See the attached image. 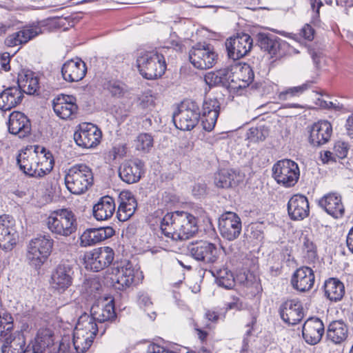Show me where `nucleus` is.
<instances>
[{"label":"nucleus","mask_w":353,"mask_h":353,"mask_svg":"<svg viewBox=\"0 0 353 353\" xmlns=\"http://www.w3.org/2000/svg\"><path fill=\"white\" fill-rule=\"evenodd\" d=\"M279 314L285 323L292 325H296L304 317L303 305L298 299L287 300L281 305Z\"/></svg>","instance_id":"nucleus-19"},{"label":"nucleus","mask_w":353,"mask_h":353,"mask_svg":"<svg viewBox=\"0 0 353 353\" xmlns=\"http://www.w3.org/2000/svg\"><path fill=\"white\" fill-rule=\"evenodd\" d=\"M300 176L298 164L290 159H282L277 161L272 167V177L279 185L285 188L295 185Z\"/></svg>","instance_id":"nucleus-9"},{"label":"nucleus","mask_w":353,"mask_h":353,"mask_svg":"<svg viewBox=\"0 0 353 353\" xmlns=\"http://www.w3.org/2000/svg\"><path fill=\"white\" fill-rule=\"evenodd\" d=\"M253 40L246 33H237L226 39L225 45L228 56L233 60L245 57L252 48Z\"/></svg>","instance_id":"nucleus-13"},{"label":"nucleus","mask_w":353,"mask_h":353,"mask_svg":"<svg viewBox=\"0 0 353 353\" xmlns=\"http://www.w3.org/2000/svg\"><path fill=\"white\" fill-rule=\"evenodd\" d=\"M143 279L142 273L135 270L132 265L128 263L125 265L120 267L118 264L113 265L112 268L111 283L114 288L118 290H124L132 285L139 284Z\"/></svg>","instance_id":"nucleus-8"},{"label":"nucleus","mask_w":353,"mask_h":353,"mask_svg":"<svg viewBox=\"0 0 353 353\" xmlns=\"http://www.w3.org/2000/svg\"><path fill=\"white\" fill-rule=\"evenodd\" d=\"M153 146V137L150 134L141 133L135 140L136 149L143 152H148Z\"/></svg>","instance_id":"nucleus-50"},{"label":"nucleus","mask_w":353,"mask_h":353,"mask_svg":"<svg viewBox=\"0 0 353 353\" xmlns=\"http://www.w3.org/2000/svg\"><path fill=\"white\" fill-rule=\"evenodd\" d=\"M18 234L14 228V221L8 215L0 216V248L10 251L17 244Z\"/></svg>","instance_id":"nucleus-18"},{"label":"nucleus","mask_w":353,"mask_h":353,"mask_svg":"<svg viewBox=\"0 0 353 353\" xmlns=\"http://www.w3.org/2000/svg\"><path fill=\"white\" fill-rule=\"evenodd\" d=\"M121 203L117 212L119 221L124 222L128 220L134 213L137 203L130 192H122L120 194Z\"/></svg>","instance_id":"nucleus-34"},{"label":"nucleus","mask_w":353,"mask_h":353,"mask_svg":"<svg viewBox=\"0 0 353 353\" xmlns=\"http://www.w3.org/2000/svg\"><path fill=\"white\" fill-rule=\"evenodd\" d=\"M217 54L210 44L197 43L189 51L190 63L199 70L212 68L217 59Z\"/></svg>","instance_id":"nucleus-10"},{"label":"nucleus","mask_w":353,"mask_h":353,"mask_svg":"<svg viewBox=\"0 0 353 353\" xmlns=\"http://www.w3.org/2000/svg\"><path fill=\"white\" fill-rule=\"evenodd\" d=\"M332 125L327 120L315 122L310 129L309 143L313 147H320L329 142L332 135Z\"/></svg>","instance_id":"nucleus-20"},{"label":"nucleus","mask_w":353,"mask_h":353,"mask_svg":"<svg viewBox=\"0 0 353 353\" xmlns=\"http://www.w3.org/2000/svg\"><path fill=\"white\" fill-rule=\"evenodd\" d=\"M345 128L347 135L353 139V113L348 117L346 121Z\"/></svg>","instance_id":"nucleus-64"},{"label":"nucleus","mask_w":353,"mask_h":353,"mask_svg":"<svg viewBox=\"0 0 353 353\" xmlns=\"http://www.w3.org/2000/svg\"><path fill=\"white\" fill-rule=\"evenodd\" d=\"M52 108L56 115L62 119H72L78 110L75 97L64 94L53 99Z\"/></svg>","instance_id":"nucleus-23"},{"label":"nucleus","mask_w":353,"mask_h":353,"mask_svg":"<svg viewBox=\"0 0 353 353\" xmlns=\"http://www.w3.org/2000/svg\"><path fill=\"white\" fill-rule=\"evenodd\" d=\"M11 56L10 53L5 52L2 54H0V64L1 68L8 72L10 70V61Z\"/></svg>","instance_id":"nucleus-60"},{"label":"nucleus","mask_w":353,"mask_h":353,"mask_svg":"<svg viewBox=\"0 0 353 353\" xmlns=\"http://www.w3.org/2000/svg\"><path fill=\"white\" fill-rule=\"evenodd\" d=\"M161 233L172 240H184L192 237L197 231L195 216L183 211L167 213L161 221Z\"/></svg>","instance_id":"nucleus-1"},{"label":"nucleus","mask_w":353,"mask_h":353,"mask_svg":"<svg viewBox=\"0 0 353 353\" xmlns=\"http://www.w3.org/2000/svg\"><path fill=\"white\" fill-rule=\"evenodd\" d=\"M37 178H41L48 174L53 168L54 161L51 152L42 148L40 154L37 153Z\"/></svg>","instance_id":"nucleus-42"},{"label":"nucleus","mask_w":353,"mask_h":353,"mask_svg":"<svg viewBox=\"0 0 353 353\" xmlns=\"http://www.w3.org/2000/svg\"><path fill=\"white\" fill-rule=\"evenodd\" d=\"M24 345L25 341L22 339L12 337L10 343H6V340L3 341L1 353H29V351H23Z\"/></svg>","instance_id":"nucleus-46"},{"label":"nucleus","mask_w":353,"mask_h":353,"mask_svg":"<svg viewBox=\"0 0 353 353\" xmlns=\"http://www.w3.org/2000/svg\"><path fill=\"white\" fill-rule=\"evenodd\" d=\"M291 285L299 292H309L314 286L315 276L313 270L307 266L298 268L292 274Z\"/></svg>","instance_id":"nucleus-24"},{"label":"nucleus","mask_w":353,"mask_h":353,"mask_svg":"<svg viewBox=\"0 0 353 353\" xmlns=\"http://www.w3.org/2000/svg\"><path fill=\"white\" fill-rule=\"evenodd\" d=\"M63 19L59 17L48 18L45 20L27 26L20 30L8 35L5 44L8 47H14L25 44L35 37L45 32H52L63 25Z\"/></svg>","instance_id":"nucleus-2"},{"label":"nucleus","mask_w":353,"mask_h":353,"mask_svg":"<svg viewBox=\"0 0 353 353\" xmlns=\"http://www.w3.org/2000/svg\"><path fill=\"white\" fill-rule=\"evenodd\" d=\"M53 245L54 240L50 234H40L31 239L26 253L28 263L35 268H39L50 255Z\"/></svg>","instance_id":"nucleus-6"},{"label":"nucleus","mask_w":353,"mask_h":353,"mask_svg":"<svg viewBox=\"0 0 353 353\" xmlns=\"http://www.w3.org/2000/svg\"><path fill=\"white\" fill-rule=\"evenodd\" d=\"M17 85L28 94H34L39 89V79L31 70H21L18 74Z\"/></svg>","instance_id":"nucleus-35"},{"label":"nucleus","mask_w":353,"mask_h":353,"mask_svg":"<svg viewBox=\"0 0 353 353\" xmlns=\"http://www.w3.org/2000/svg\"><path fill=\"white\" fill-rule=\"evenodd\" d=\"M114 234V229L109 226L87 229L80 236V245L81 247L92 246L112 237Z\"/></svg>","instance_id":"nucleus-26"},{"label":"nucleus","mask_w":353,"mask_h":353,"mask_svg":"<svg viewBox=\"0 0 353 353\" xmlns=\"http://www.w3.org/2000/svg\"><path fill=\"white\" fill-rule=\"evenodd\" d=\"M143 167L144 163L141 160H130L120 166L119 175L123 181L128 184L134 183L140 180Z\"/></svg>","instance_id":"nucleus-27"},{"label":"nucleus","mask_w":353,"mask_h":353,"mask_svg":"<svg viewBox=\"0 0 353 353\" xmlns=\"http://www.w3.org/2000/svg\"><path fill=\"white\" fill-rule=\"evenodd\" d=\"M310 3L312 11L314 12V17H319V10L323 6L321 0H310Z\"/></svg>","instance_id":"nucleus-61"},{"label":"nucleus","mask_w":353,"mask_h":353,"mask_svg":"<svg viewBox=\"0 0 353 353\" xmlns=\"http://www.w3.org/2000/svg\"><path fill=\"white\" fill-rule=\"evenodd\" d=\"M48 230L57 237H68L77 230V217L68 208H60L50 212L45 220Z\"/></svg>","instance_id":"nucleus-3"},{"label":"nucleus","mask_w":353,"mask_h":353,"mask_svg":"<svg viewBox=\"0 0 353 353\" xmlns=\"http://www.w3.org/2000/svg\"><path fill=\"white\" fill-rule=\"evenodd\" d=\"M321 159L323 163H330L336 162L338 157L334 151L327 150L324 151L323 153H321Z\"/></svg>","instance_id":"nucleus-58"},{"label":"nucleus","mask_w":353,"mask_h":353,"mask_svg":"<svg viewBox=\"0 0 353 353\" xmlns=\"http://www.w3.org/2000/svg\"><path fill=\"white\" fill-rule=\"evenodd\" d=\"M87 68L85 63L81 59L69 60L62 66L63 78L68 82H77L85 75Z\"/></svg>","instance_id":"nucleus-29"},{"label":"nucleus","mask_w":353,"mask_h":353,"mask_svg":"<svg viewBox=\"0 0 353 353\" xmlns=\"http://www.w3.org/2000/svg\"><path fill=\"white\" fill-rule=\"evenodd\" d=\"M114 258V250L110 247H101L87 252L84 254L85 268L99 272L108 267Z\"/></svg>","instance_id":"nucleus-11"},{"label":"nucleus","mask_w":353,"mask_h":353,"mask_svg":"<svg viewBox=\"0 0 353 353\" xmlns=\"http://www.w3.org/2000/svg\"><path fill=\"white\" fill-rule=\"evenodd\" d=\"M138 303L141 307H148L152 305V301L148 294H141L138 298Z\"/></svg>","instance_id":"nucleus-62"},{"label":"nucleus","mask_w":353,"mask_h":353,"mask_svg":"<svg viewBox=\"0 0 353 353\" xmlns=\"http://www.w3.org/2000/svg\"><path fill=\"white\" fill-rule=\"evenodd\" d=\"M220 105L216 98H208L204 100L201 112V121L205 130L210 132L214 129L219 115Z\"/></svg>","instance_id":"nucleus-21"},{"label":"nucleus","mask_w":353,"mask_h":353,"mask_svg":"<svg viewBox=\"0 0 353 353\" xmlns=\"http://www.w3.org/2000/svg\"><path fill=\"white\" fill-rule=\"evenodd\" d=\"M137 67L140 74L146 79H156L165 72L167 65L161 52L145 51L137 57Z\"/></svg>","instance_id":"nucleus-5"},{"label":"nucleus","mask_w":353,"mask_h":353,"mask_svg":"<svg viewBox=\"0 0 353 353\" xmlns=\"http://www.w3.org/2000/svg\"><path fill=\"white\" fill-rule=\"evenodd\" d=\"M324 290L325 296L332 301L341 300L345 294L343 283L336 278H330L325 282Z\"/></svg>","instance_id":"nucleus-41"},{"label":"nucleus","mask_w":353,"mask_h":353,"mask_svg":"<svg viewBox=\"0 0 353 353\" xmlns=\"http://www.w3.org/2000/svg\"><path fill=\"white\" fill-rule=\"evenodd\" d=\"M214 276H216V283L219 286L230 289L234 285L233 274L227 268L216 270Z\"/></svg>","instance_id":"nucleus-47"},{"label":"nucleus","mask_w":353,"mask_h":353,"mask_svg":"<svg viewBox=\"0 0 353 353\" xmlns=\"http://www.w3.org/2000/svg\"><path fill=\"white\" fill-rule=\"evenodd\" d=\"M319 206L334 219L341 218L345 213V207L340 194L332 192L323 195L318 201Z\"/></svg>","instance_id":"nucleus-22"},{"label":"nucleus","mask_w":353,"mask_h":353,"mask_svg":"<svg viewBox=\"0 0 353 353\" xmlns=\"http://www.w3.org/2000/svg\"><path fill=\"white\" fill-rule=\"evenodd\" d=\"M288 212L291 219L303 220L309 215V202L306 196L301 194L292 196L288 203Z\"/></svg>","instance_id":"nucleus-28"},{"label":"nucleus","mask_w":353,"mask_h":353,"mask_svg":"<svg viewBox=\"0 0 353 353\" xmlns=\"http://www.w3.org/2000/svg\"><path fill=\"white\" fill-rule=\"evenodd\" d=\"M83 287L88 293L92 294L99 290L100 283L94 279H89L84 282Z\"/></svg>","instance_id":"nucleus-57"},{"label":"nucleus","mask_w":353,"mask_h":353,"mask_svg":"<svg viewBox=\"0 0 353 353\" xmlns=\"http://www.w3.org/2000/svg\"><path fill=\"white\" fill-rule=\"evenodd\" d=\"M105 88L110 92L112 96L121 97L127 92V85L122 81L111 79L105 84Z\"/></svg>","instance_id":"nucleus-48"},{"label":"nucleus","mask_w":353,"mask_h":353,"mask_svg":"<svg viewBox=\"0 0 353 353\" xmlns=\"http://www.w3.org/2000/svg\"><path fill=\"white\" fill-rule=\"evenodd\" d=\"M269 130L265 125L251 128L248 132V139L250 141H263L268 136Z\"/></svg>","instance_id":"nucleus-51"},{"label":"nucleus","mask_w":353,"mask_h":353,"mask_svg":"<svg viewBox=\"0 0 353 353\" xmlns=\"http://www.w3.org/2000/svg\"><path fill=\"white\" fill-rule=\"evenodd\" d=\"M347 326L343 321H334L327 327L326 337L333 343L340 344L347 339Z\"/></svg>","instance_id":"nucleus-36"},{"label":"nucleus","mask_w":353,"mask_h":353,"mask_svg":"<svg viewBox=\"0 0 353 353\" xmlns=\"http://www.w3.org/2000/svg\"><path fill=\"white\" fill-rule=\"evenodd\" d=\"M8 130L11 134H18L20 138L25 137L30 133V121L23 113L13 112L9 117Z\"/></svg>","instance_id":"nucleus-30"},{"label":"nucleus","mask_w":353,"mask_h":353,"mask_svg":"<svg viewBox=\"0 0 353 353\" xmlns=\"http://www.w3.org/2000/svg\"><path fill=\"white\" fill-rule=\"evenodd\" d=\"M300 34L305 39L312 41L314 39V30L309 24H305L301 28Z\"/></svg>","instance_id":"nucleus-59"},{"label":"nucleus","mask_w":353,"mask_h":353,"mask_svg":"<svg viewBox=\"0 0 353 353\" xmlns=\"http://www.w3.org/2000/svg\"><path fill=\"white\" fill-rule=\"evenodd\" d=\"M155 100L156 97L152 92L148 90L138 97L137 107L142 110L150 111L154 107Z\"/></svg>","instance_id":"nucleus-49"},{"label":"nucleus","mask_w":353,"mask_h":353,"mask_svg":"<svg viewBox=\"0 0 353 353\" xmlns=\"http://www.w3.org/2000/svg\"><path fill=\"white\" fill-rule=\"evenodd\" d=\"M90 314L97 323L112 320L116 316L113 300L105 305H93L90 309Z\"/></svg>","instance_id":"nucleus-37"},{"label":"nucleus","mask_w":353,"mask_h":353,"mask_svg":"<svg viewBox=\"0 0 353 353\" xmlns=\"http://www.w3.org/2000/svg\"><path fill=\"white\" fill-rule=\"evenodd\" d=\"M74 331L83 332L90 337L94 338L99 332V327L91 314L84 313L79 316Z\"/></svg>","instance_id":"nucleus-38"},{"label":"nucleus","mask_w":353,"mask_h":353,"mask_svg":"<svg viewBox=\"0 0 353 353\" xmlns=\"http://www.w3.org/2000/svg\"><path fill=\"white\" fill-rule=\"evenodd\" d=\"M314 83V81L309 80L300 85L288 88L279 93V99L285 101L292 97H299L305 91L310 89Z\"/></svg>","instance_id":"nucleus-43"},{"label":"nucleus","mask_w":353,"mask_h":353,"mask_svg":"<svg viewBox=\"0 0 353 353\" xmlns=\"http://www.w3.org/2000/svg\"><path fill=\"white\" fill-rule=\"evenodd\" d=\"M233 72L234 78L236 79L234 83L237 84L238 82L242 83L238 84L239 87H246L254 81V71L248 63H244L243 64L235 65L233 67ZM235 86H237V85H235Z\"/></svg>","instance_id":"nucleus-39"},{"label":"nucleus","mask_w":353,"mask_h":353,"mask_svg":"<svg viewBox=\"0 0 353 353\" xmlns=\"http://www.w3.org/2000/svg\"><path fill=\"white\" fill-rule=\"evenodd\" d=\"M303 256L307 263H314L318 260L316 245L307 236L303 239Z\"/></svg>","instance_id":"nucleus-45"},{"label":"nucleus","mask_w":353,"mask_h":353,"mask_svg":"<svg viewBox=\"0 0 353 353\" xmlns=\"http://www.w3.org/2000/svg\"><path fill=\"white\" fill-rule=\"evenodd\" d=\"M241 181V176L233 170L223 169L216 175L214 183L216 185L221 188H228L238 185Z\"/></svg>","instance_id":"nucleus-40"},{"label":"nucleus","mask_w":353,"mask_h":353,"mask_svg":"<svg viewBox=\"0 0 353 353\" xmlns=\"http://www.w3.org/2000/svg\"><path fill=\"white\" fill-rule=\"evenodd\" d=\"M102 132L94 124L83 123L79 125V129L74 134L76 143L83 148L96 147L101 141Z\"/></svg>","instance_id":"nucleus-15"},{"label":"nucleus","mask_w":353,"mask_h":353,"mask_svg":"<svg viewBox=\"0 0 353 353\" xmlns=\"http://www.w3.org/2000/svg\"><path fill=\"white\" fill-rule=\"evenodd\" d=\"M325 332L323 321L317 317H310L304 323L302 334L305 342L310 345L317 344Z\"/></svg>","instance_id":"nucleus-25"},{"label":"nucleus","mask_w":353,"mask_h":353,"mask_svg":"<svg viewBox=\"0 0 353 353\" xmlns=\"http://www.w3.org/2000/svg\"><path fill=\"white\" fill-rule=\"evenodd\" d=\"M73 277L72 267L66 262H61L52 272L50 285L55 291L63 293L72 285Z\"/></svg>","instance_id":"nucleus-16"},{"label":"nucleus","mask_w":353,"mask_h":353,"mask_svg":"<svg viewBox=\"0 0 353 353\" xmlns=\"http://www.w3.org/2000/svg\"><path fill=\"white\" fill-rule=\"evenodd\" d=\"M6 326L7 331L13 330V318L12 315L4 310H0V327Z\"/></svg>","instance_id":"nucleus-55"},{"label":"nucleus","mask_w":353,"mask_h":353,"mask_svg":"<svg viewBox=\"0 0 353 353\" xmlns=\"http://www.w3.org/2000/svg\"><path fill=\"white\" fill-rule=\"evenodd\" d=\"M218 71L221 86L229 87L232 83H234L233 68H224Z\"/></svg>","instance_id":"nucleus-52"},{"label":"nucleus","mask_w":353,"mask_h":353,"mask_svg":"<svg viewBox=\"0 0 353 353\" xmlns=\"http://www.w3.org/2000/svg\"><path fill=\"white\" fill-rule=\"evenodd\" d=\"M247 232L250 238L261 241L264 237V225L262 223H252L249 225Z\"/></svg>","instance_id":"nucleus-53"},{"label":"nucleus","mask_w":353,"mask_h":353,"mask_svg":"<svg viewBox=\"0 0 353 353\" xmlns=\"http://www.w3.org/2000/svg\"><path fill=\"white\" fill-rule=\"evenodd\" d=\"M115 211V203L112 197H101L93 206L92 214L97 221H105L111 218Z\"/></svg>","instance_id":"nucleus-33"},{"label":"nucleus","mask_w":353,"mask_h":353,"mask_svg":"<svg viewBox=\"0 0 353 353\" xmlns=\"http://www.w3.org/2000/svg\"><path fill=\"white\" fill-rule=\"evenodd\" d=\"M17 163L25 174L37 178V153L36 152H23L17 158Z\"/></svg>","instance_id":"nucleus-32"},{"label":"nucleus","mask_w":353,"mask_h":353,"mask_svg":"<svg viewBox=\"0 0 353 353\" xmlns=\"http://www.w3.org/2000/svg\"><path fill=\"white\" fill-rule=\"evenodd\" d=\"M219 228L223 238L228 241H233L241 234V219L236 213L227 212L219 218Z\"/></svg>","instance_id":"nucleus-17"},{"label":"nucleus","mask_w":353,"mask_h":353,"mask_svg":"<svg viewBox=\"0 0 353 353\" xmlns=\"http://www.w3.org/2000/svg\"><path fill=\"white\" fill-rule=\"evenodd\" d=\"M333 150L336 155H337L339 159H344L347 155L349 145L346 142L338 141L334 143Z\"/></svg>","instance_id":"nucleus-54"},{"label":"nucleus","mask_w":353,"mask_h":353,"mask_svg":"<svg viewBox=\"0 0 353 353\" xmlns=\"http://www.w3.org/2000/svg\"><path fill=\"white\" fill-rule=\"evenodd\" d=\"M94 176L92 169L84 163L72 166L65 175V183L67 189L73 194L85 193L92 187Z\"/></svg>","instance_id":"nucleus-4"},{"label":"nucleus","mask_w":353,"mask_h":353,"mask_svg":"<svg viewBox=\"0 0 353 353\" xmlns=\"http://www.w3.org/2000/svg\"><path fill=\"white\" fill-rule=\"evenodd\" d=\"M94 337L74 331L73 332V345L77 353L85 352L92 345Z\"/></svg>","instance_id":"nucleus-44"},{"label":"nucleus","mask_w":353,"mask_h":353,"mask_svg":"<svg viewBox=\"0 0 353 353\" xmlns=\"http://www.w3.org/2000/svg\"><path fill=\"white\" fill-rule=\"evenodd\" d=\"M204 80L210 87L221 86L220 79L219 78L218 71L208 72L205 77Z\"/></svg>","instance_id":"nucleus-56"},{"label":"nucleus","mask_w":353,"mask_h":353,"mask_svg":"<svg viewBox=\"0 0 353 353\" xmlns=\"http://www.w3.org/2000/svg\"><path fill=\"white\" fill-rule=\"evenodd\" d=\"M172 119L176 128L183 131L192 130L201 119L199 104L192 100H184L173 113Z\"/></svg>","instance_id":"nucleus-7"},{"label":"nucleus","mask_w":353,"mask_h":353,"mask_svg":"<svg viewBox=\"0 0 353 353\" xmlns=\"http://www.w3.org/2000/svg\"><path fill=\"white\" fill-rule=\"evenodd\" d=\"M188 250L195 260L205 264L216 263L221 254V250L218 246L207 241L192 243L188 246Z\"/></svg>","instance_id":"nucleus-14"},{"label":"nucleus","mask_w":353,"mask_h":353,"mask_svg":"<svg viewBox=\"0 0 353 353\" xmlns=\"http://www.w3.org/2000/svg\"><path fill=\"white\" fill-rule=\"evenodd\" d=\"M192 193L196 196H201L206 193V185L205 184H196L192 189Z\"/></svg>","instance_id":"nucleus-63"},{"label":"nucleus","mask_w":353,"mask_h":353,"mask_svg":"<svg viewBox=\"0 0 353 353\" xmlns=\"http://www.w3.org/2000/svg\"><path fill=\"white\" fill-rule=\"evenodd\" d=\"M23 99V93L17 86H10L0 94V109L10 110L20 104Z\"/></svg>","instance_id":"nucleus-31"},{"label":"nucleus","mask_w":353,"mask_h":353,"mask_svg":"<svg viewBox=\"0 0 353 353\" xmlns=\"http://www.w3.org/2000/svg\"><path fill=\"white\" fill-rule=\"evenodd\" d=\"M257 43L261 49L272 57H281L291 52L292 48L288 42L272 34L259 33Z\"/></svg>","instance_id":"nucleus-12"}]
</instances>
